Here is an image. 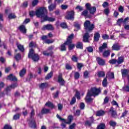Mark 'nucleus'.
Instances as JSON below:
<instances>
[{"label":"nucleus","instance_id":"f257e3e1","mask_svg":"<svg viewBox=\"0 0 129 129\" xmlns=\"http://www.w3.org/2000/svg\"><path fill=\"white\" fill-rule=\"evenodd\" d=\"M47 13L48 11L46 8H41L36 11L35 14L37 18H42L43 19V20H41V23H44V22H46V21H48V22H54L55 18L48 17L47 16Z\"/></svg>","mask_w":129,"mask_h":129},{"label":"nucleus","instance_id":"f03ea898","mask_svg":"<svg viewBox=\"0 0 129 129\" xmlns=\"http://www.w3.org/2000/svg\"><path fill=\"white\" fill-rule=\"evenodd\" d=\"M101 92V91L99 89H97L95 87L91 88L90 90L88 91L86 96L85 98V102L87 103H90V102H92L93 99L91 98V96H97L99 95V93Z\"/></svg>","mask_w":129,"mask_h":129},{"label":"nucleus","instance_id":"7ed1b4c3","mask_svg":"<svg viewBox=\"0 0 129 129\" xmlns=\"http://www.w3.org/2000/svg\"><path fill=\"white\" fill-rule=\"evenodd\" d=\"M84 27L86 31L88 32H92L95 27L94 24H91L89 20H86L84 22Z\"/></svg>","mask_w":129,"mask_h":129},{"label":"nucleus","instance_id":"20e7f679","mask_svg":"<svg viewBox=\"0 0 129 129\" xmlns=\"http://www.w3.org/2000/svg\"><path fill=\"white\" fill-rule=\"evenodd\" d=\"M28 58H31L34 62H38L40 60V56L38 54L35 53V51L33 49L30 50L28 53Z\"/></svg>","mask_w":129,"mask_h":129},{"label":"nucleus","instance_id":"39448f33","mask_svg":"<svg viewBox=\"0 0 129 129\" xmlns=\"http://www.w3.org/2000/svg\"><path fill=\"white\" fill-rule=\"evenodd\" d=\"M86 9L89 11L91 15H94L96 12V8L95 7H91V5L89 3H87L85 5Z\"/></svg>","mask_w":129,"mask_h":129},{"label":"nucleus","instance_id":"423d86ee","mask_svg":"<svg viewBox=\"0 0 129 129\" xmlns=\"http://www.w3.org/2000/svg\"><path fill=\"white\" fill-rule=\"evenodd\" d=\"M74 11H68L65 18L67 20H72V19H74Z\"/></svg>","mask_w":129,"mask_h":129},{"label":"nucleus","instance_id":"0eeeda50","mask_svg":"<svg viewBox=\"0 0 129 129\" xmlns=\"http://www.w3.org/2000/svg\"><path fill=\"white\" fill-rule=\"evenodd\" d=\"M114 78V74L111 72H108L106 74V78L104 79L103 81H107V80H110V79H113Z\"/></svg>","mask_w":129,"mask_h":129},{"label":"nucleus","instance_id":"6e6552de","mask_svg":"<svg viewBox=\"0 0 129 129\" xmlns=\"http://www.w3.org/2000/svg\"><path fill=\"white\" fill-rule=\"evenodd\" d=\"M42 30L43 31H45L46 30H47L48 31H53L54 27H53L52 24H47L43 26Z\"/></svg>","mask_w":129,"mask_h":129},{"label":"nucleus","instance_id":"1a4fd4ad","mask_svg":"<svg viewBox=\"0 0 129 129\" xmlns=\"http://www.w3.org/2000/svg\"><path fill=\"white\" fill-rule=\"evenodd\" d=\"M96 61L98 64L100 66H104V65H105V60L100 57H96Z\"/></svg>","mask_w":129,"mask_h":129},{"label":"nucleus","instance_id":"9d476101","mask_svg":"<svg viewBox=\"0 0 129 129\" xmlns=\"http://www.w3.org/2000/svg\"><path fill=\"white\" fill-rule=\"evenodd\" d=\"M74 37V34H72L70 36H68L67 40L65 42L64 44H67L68 45H70L71 43H72V39Z\"/></svg>","mask_w":129,"mask_h":129},{"label":"nucleus","instance_id":"9b49d317","mask_svg":"<svg viewBox=\"0 0 129 129\" xmlns=\"http://www.w3.org/2000/svg\"><path fill=\"white\" fill-rule=\"evenodd\" d=\"M8 80H10L11 81H17L18 79L16 76L13 74H10L8 76Z\"/></svg>","mask_w":129,"mask_h":129},{"label":"nucleus","instance_id":"f8f14e48","mask_svg":"<svg viewBox=\"0 0 129 129\" xmlns=\"http://www.w3.org/2000/svg\"><path fill=\"white\" fill-rule=\"evenodd\" d=\"M106 48H107V44L104 43L101 46L99 47V50L100 52H102L103 50H105Z\"/></svg>","mask_w":129,"mask_h":129},{"label":"nucleus","instance_id":"ddd939ff","mask_svg":"<svg viewBox=\"0 0 129 129\" xmlns=\"http://www.w3.org/2000/svg\"><path fill=\"white\" fill-rule=\"evenodd\" d=\"M99 38H100V34L98 32H96L94 36V41L95 42H98Z\"/></svg>","mask_w":129,"mask_h":129},{"label":"nucleus","instance_id":"4468645a","mask_svg":"<svg viewBox=\"0 0 129 129\" xmlns=\"http://www.w3.org/2000/svg\"><path fill=\"white\" fill-rule=\"evenodd\" d=\"M19 29L21 33H23V34H26V33H27V29L24 25H21L19 27Z\"/></svg>","mask_w":129,"mask_h":129},{"label":"nucleus","instance_id":"2eb2a0df","mask_svg":"<svg viewBox=\"0 0 129 129\" xmlns=\"http://www.w3.org/2000/svg\"><path fill=\"white\" fill-rule=\"evenodd\" d=\"M26 73H27V70L24 68L20 71L19 76L21 77H24V76L26 75Z\"/></svg>","mask_w":129,"mask_h":129},{"label":"nucleus","instance_id":"dca6fc26","mask_svg":"<svg viewBox=\"0 0 129 129\" xmlns=\"http://www.w3.org/2000/svg\"><path fill=\"white\" fill-rule=\"evenodd\" d=\"M120 49V46L118 44H114L112 46V50L115 51H119Z\"/></svg>","mask_w":129,"mask_h":129},{"label":"nucleus","instance_id":"f3484780","mask_svg":"<svg viewBox=\"0 0 129 129\" xmlns=\"http://www.w3.org/2000/svg\"><path fill=\"white\" fill-rule=\"evenodd\" d=\"M89 34L88 32H86L85 35L83 36V41L84 42H88V39H89Z\"/></svg>","mask_w":129,"mask_h":129},{"label":"nucleus","instance_id":"a211bd4d","mask_svg":"<svg viewBox=\"0 0 129 129\" xmlns=\"http://www.w3.org/2000/svg\"><path fill=\"white\" fill-rule=\"evenodd\" d=\"M112 117H115L117 115L116 112L113 109V107H111L109 110Z\"/></svg>","mask_w":129,"mask_h":129},{"label":"nucleus","instance_id":"6ab92c4d","mask_svg":"<svg viewBox=\"0 0 129 129\" xmlns=\"http://www.w3.org/2000/svg\"><path fill=\"white\" fill-rule=\"evenodd\" d=\"M122 77H125L128 75V70L126 69H123L121 71Z\"/></svg>","mask_w":129,"mask_h":129},{"label":"nucleus","instance_id":"aec40b11","mask_svg":"<svg viewBox=\"0 0 129 129\" xmlns=\"http://www.w3.org/2000/svg\"><path fill=\"white\" fill-rule=\"evenodd\" d=\"M56 9V3L54 2V4H51L48 6V10L50 12H52V11H54Z\"/></svg>","mask_w":129,"mask_h":129},{"label":"nucleus","instance_id":"412c9836","mask_svg":"<svg viewBox=\"0 0 129 129\" xmlns=\"http://www.w3.org/2000/svg\"><path fill=\"white\" fill-rule=\"evenodd\" d=\"M50 113V109H47L45 108H43L41 110V114H47Z\"/></svg>","mask_w":129,"mask_h":129},{"label":"nucleus","instance_id":"4be33fe9","mask_svg":"<svg viewBox=\"0 0 129 129\" xmlns=\"http://www.w3.org/2000/svg\"><path fill=\"white\" fill-rule=\"evenodd\" d=\"M72 119H73V116L72 115H70L68 117V121H63L65 123H68V124H70L71 122H72Z\"/></svg>","mask_w":129,"mask_h":129},{"label":"nucleus","instance_id":"5701e85b","mask_svg":"<svg viewBox=\"0 0 129 129\" xmlns=\"http://www.w3.org/2000/svg\"><path fill=\"white\" fill-rule=\"evenodd\" d=\"M43 54L44 56H52L53 55V51H48V50L44 51L43 52Z\"/></svg>","mask_w":129,"mask_h":129},{"label":"nucleus","instance_id":"b1692460","mask_svg":"<svg viewBox=\"0 0 129 129\" xmlns=\"http://www.w3.org/2000/svg\"><path fill=\"white\" fill-rule=\"evenodd\" d=\"M48 86H49V85L47 83H43L39 85V88L41 89H45V88H47Z\"/></svg>","mask_w":129,"mask_h":129},{"label":"nucleus","instance_id":"393cba45","mask_svg":"<svg viewBox=\"0 0 129 129\" xmlns=\"http://www.w3.org/2000/svg\"><path fill=\"white\" fill-rule=\"evenodd\" d=\"M88 15V11L87 10H84L81 14L82 16H84L86 18H91V16Z\"/></svg>","mask_w":129,"mask_h":129},{"label":"nucleus","instance_id":"a878e982","mask_svg":"<svg viewBox=\"0 0 129 129\" xmlns=\"http://www.w3.org/2000/svg\"><path fill=\"white\" fill-rule=\"evenodd\" d=\"M30 125L31 127L36 128V121H35V119H32L30 121Z\"/></svg>","mask_w":129,"mask_h":129},{"label":"nucleus","instance_id":"bb28decb","mask_svg":"<svg viewBox=\"0 0 129 129\" xmlns=\"http://www.w3.org/2000/svg\"><path fill=\"white\" fill-rule=\"evenodd\" d=\"M105 113V112H104V111L101 110L97 111L96 115L97 116H102V115H104Z\"/></svg>","mask_w":129,"mask_h":129},{"label":"nucleus","instance_id":"cd10ccee","mask_svg":"<svg viewBox=\"0 0 129 129\" xmlns=\"http://www.w3.org/2000/svg\"><path fill=\"white\" fill-rule=\"evenodd\" d=\"M45 106H48V107H49L50 108H51L52 109H53V108H54L55 107V106L54 105V104L53 103H52V102H46L45 104Z\"/></svg>","mask_w":129,"mask_h":129},{"label":"nucleus","instance_id":"c85d7f7f","mask_svg":"<svg viewBox=\"0 0 129 129\" xmlns=\"http://www.w3.org/2000/svg\"><path fill=\"white\" fill-rule=\"evenodd\" d=\"M124 61V57L123 56H119L117 60V64H121Z\"/></svg>","mask_w":129,"mask_h":129},{"label":"nucleus","instance_id":"c756f323","mask_svg":"<svg viewBox=\"0 0 129 129\" xmlns=\"http://www.w3.org/2000/svg\"><path fill=\"white\" fill-rule=\"evenodd\" d=\"M12 90V88L11 86H8L4 90V92H5V94L7 95H9V92Z\"/></svg>","mask_w":129,"mask_h":129},{"label":"nucleus","instance_id":"7c9ffc66","mask_svg":"<svg viewBox=\"0 0 129 129\" xmlns=\"http://www.w3.org/2000/svg\"><path fill=\"white\" fill-rule=\"evenodd\" d=\"M109 55H110V51L109 50H105L103 52V56L105 58L107 57Z\"/></svg>","mask_w":129,"mask_h":129},{"label":"nucleus","instance_id":"2f4dec72","mask_svg":"<svg viewBox=\"0 0 129 129\" xmlns=\"http://www.w3.org/2000/svg\"><path fill=\"white\" fill-rule=\"evenodd\" d=\"M97 76L98 77H104L105 76V73L102 71L98 72Z\"/></svg>","mask_w":129,"mask_h":129},{"label":"nucleus","instance_id":"473e14b6","mask_svg":"<svg viewBox=\"0 0 129 129\" xmlns=\"http://www.w3.org/2000/svg\"><path fill=\"white\" fill-rule=\"evenodd\" d=\"M52 76H53V72L51 71L50 73L47 74V75L45 77L46 80H49V79H51L52 78Z\"/></svg>","mask_w":129,"mask_h":129},{"label":"nucleus","instance_id":"72a5a7b5","mask_svg":"<svg viewBox=\"0 0 129 129\" xmlns=\"http://www.w3.org/2000/svg\"><path fill=\"white\" fill-rule=\"evenodd\" d=\"M105 128V124L104 123H101L98 125L97 129H104Z\"/></svg>","mask_w":129,"mask_h":129},{"label":"nucleus","instance_id":"f704fd0d","mask_svg":"<svg viewBox=\"0 0 129 129\" xmlns=\"http://www.w3.org/2000/svg\"><path fill=\"white\" fill-rule=\"evenodd\" d=\"M14 58L17 61H19V60H21V58H22V55H21V54L20 53H17L15 55Z\"/></svg>","mask_w":129,"mask_h":129},{"label":"nucleus","instance_id":"c9c22d12","mask_svg":"<svg viewBox=\"0 0 129 129\" xmlns=\"http://www.w3.org/2000/svg\"><path fill=\"white\" fill-rule=\"evenodd\" d=\"M17 47H18L19 50H20V51H21V52H24L25 51V48H24V45H22L21 44H18Z\"/></svg>","mask_w":129,"mask_h":129},{"label":"nucleus","instance_id":"e433bc0d","mask_svg":"<svg viewBox=\"0 0 129 129\" xmlns=\"http://www.w3.org/2000/svg\"><path fill=\"white\" fill-rule=\"evenodd\" d=\"M66 45H68L67 44H65V42L64 43V44H61L60 46V51H66V46H65Z\"/></svg>","mask_w":129,"mask_h":129},{"label":"nucleus","instance_id":"4c0bfd02","mask_svg":"<svg viewBox=\"0 0 129 129\" xmlns=\"http://www.w3.org/2000/svg\"><path fill=\"white\" fill-rule=\"evenodd\" d=\"M76 48L78 49H82V48H83L82 42H78L76 45Z\"/></svg>","mask_w":129,"mask_h":129},{"label":"nucleus","instance_id":"58836bf2","mask_svg":"<svg viewBox=\"0 0 129 129\" xmlns=\"http://www.w3.org/2000/svg\"><path fill=\"white\" fill-rule=\"evenodd\" d=\"M109 123L110 126H112L113 127H114V126H116V122L114 121L110 120Z\"/></svg>","mask_w":129,"mask_h":129},{"label":"nucleus","instance_id":"ea45409f","mask_svg":"<svg viewBox=\"0 0 129 129\" xmlns=\"http://www.w3.org/2000/svg\"><path fill=\"white\" fill-rule=\"evenodd\" d=\"M20 116H21V114H20L19 113H17V114L14 115L13 119L14 120H17L18 119H20Z\"/></svg>","mask_w":129,"mask_h":129},{"label":"nucleus","instance_id":"a19ab883","mask_svg":"<svg viewBox=\"0 0 129 129\" xmlns=\"http://www.w3.org/2000/svg\"><path fill=\"white\" fill-rule=\"evenodd\" d=\"M121 23H123V18H120L118 19V20L117 21V24L120 26H121Z\"/></svg>","mask_w":129,"mask_h":129},{"label":"nucleus","instance_id":"79ce46f5","mask_svg":"<svg viewBox=\"0 0 129 129\" xmlns=\"http://www.w3.org/2000/svg\"><path fill=\"white\" fill-rule=\"evenodd\" d=\"M93 122V120L92 121H86L85 123V125L87 126H91V124Z\"/></svg>","mask_w":129,"mask_h":129},{"label":"nucleus","instance_id":"37998d69","mask_svg":"<svg viewBox=\"0 0 129 129\" xmlns=\"http://www.w3.org/2000/svg\"><path fill=\"white\" fill-rule=\"evenodd\" d=\"M60 27L62 28V29H67V24L65 22H62L60 24Z\"/></svg>","mask_w":129,"mask_h":129},{"label":"nucleus","instance_id":"c03bdc74","mask_svg":"<svg viewBox=\"0 0 129 129\" xmlns=\"http://www.w3.org/2000/svg\"><path fill=\"white\" fill-rule=\"evenodd\" d=\"M108 101H109V98L108 97H106L104 99L103 104H106V103H108Z\"/></svg>","mask_w":129,"mask_h":129},{"label":"nucleus","instance_id":"a18cd8bd","mask_svg":"<svg viewBox=\"0 0 129 129\" xmlns=\"http://www.w3.org/2000/svg\"><path fill=\"white\" fill-rule=\"evenodd\" d=\"M76 102V98H75V97H73L70 102V104L71 105H73V104H74V103H75Z\"/></svg>","mask_w":129,"mask_h":129},{"label":"nucleus","instance_id":"49530a36","mask_svg":"<svg viewBox=\"0 0 129 129\" xmlns=\"http://www.w3.org/2000/svg\"><path fill=\"white\" fill-rule=\"evenodd\" d=\"M38 3H39V0H33L32 3L33 7L37 6L38 5Z\"/></svg>","mask_w":129,"mask_h":129},{"label":"nucleus","instance_id":"de8ad7c7","mask_svg":"<svg viewBox=\"0 0 129 129\" xmlns=\"http://www.w3.org/2000/svg\"><path fill=\"white\" fill-rule=\"evenodd\" d=\"M74 26L76 28L77 30H80V24H78V23H75Z\"/></svg>","mask_w":129,"mask_h":129},{"label":"nucleus","instance_id":"09e8293b","mask_svg":"<svg viewBox=\"0 0 129 129\" xmlns=\"http://www.w3.org/2000/svg\"><path fill=\"white\" fill-rule=\"evenodd\" d=\"M62 74H59L58 77V81H64V80L62 78Z\"/></svg>","mask_w":129,"mask_h":129},{"label":"nucleus","instance_id":"8fccbe9b","mask_svg":"<svg viewBox=\"0 0 129 129\" xmlns=\"http://www.w3.org/2000/svg\"><path fill=\"white\" fill-rule=\"evenodd\" d=\"M80 112L81 111L79 109H78L76 111V112H74V114L75 115H76V116H79L80 115Z\"/></svg>","mask_w":129,"mask_h":129},{"label":"nucleus","instance_id":"3c124183","mask_svg":"<svg viewBox=\"0 0 129 129\" xmlns=\"http://www.w3.org/2000/svg\"><path fill=\"white\" fill-rule=\"evenodd\" d=\"M75 96L79 100L80 99V93L78 91H76Z\"/></svg>","mask_w":129,"mask_h":129},{"label":"nucleus","instance_id":"603ef678","mask_svg":"<svg viewBox=\"0 0 129 129\" xmlns=\"http://www.w3.org/2000/svg\"><path fill=\"white\" fill-rule=\"evenodd\" d=\"M87 50L89 53H92L93 52V48L91 46L87 47Z\"/></svg>","mask_w":129,"mask_h":129},{"label":"nucleus","instance_id":"864d4df0","mask_svg":"<svg viewBox=\"0 0 129 129\" xmlns=\"http://www.w3.org/2000/svg\"><path fill=\"white\" fill-rule=\"evenodd\" d=\"M29 47H37V44L35 42H31L29 44Z\"/></svg>","mask_w":129,"mask_h":129},{"label":"nucleus","instance_id":"5fc2aeb1","mask_svg":"<svg viewBox=\"0 0 129 129\" xmlns=\"http://www.w3.org/2000/svg\"><path fill=\"white\" fill-rule=\"evenodd\" d=\"M116 62H117V60H116L115 59H112L109 61V63H110V64H115V63H116Z\"/></svg>","mask_w":129,"mask_h":129},{"label":"nucleus","instance_id":"6e6d98bb","mask_svg":"<svg viewBox=\"0 0 129 129\" xmlns=\"http://www.w3.org/2000/svg\"><path fill=\"white\" fill-rule=\"evenodd\" d=\"M72 60L74 62H77V61L78 60V58H77L76 55H73L72 57Z\"/></svg>","mask_w":129,"mask_h":129},{"label":"nucleus","instance_id":"4d7b16f0","mask_svg":"<svg viewBox=\"0 0 129 129\" xmlns=\"http://www.w3.org/2000/svg\"><path fill=\"white\" fill-rule=\"evenodd\" d=\"M10 87H11L12 89H15V88L18 87V83L13 84L10 85Z\"/></svg>","mask_w":129,"mask_h":129},{"label":"nucleus","instance_id":"13d9d810","mask_svg":"<svg viewBox=\"0 0 129 129\" xmlns=\"http://www.w3.org/2000/svg\"><path fill=\"white\" fill-rule=\"evenodd\" d=\"M35 115V110L33 109L31 111V112L30 113V118H31V119L33 118V117H34Z\"/></svg>","mask_w":129,"mask_h":129},{"label":"nucleus","instance_id":"bf43d9fd","mask_svg":"<svg viewBox=\"0 0 129 129\" xmlns=\"http://www.w3.org/2000/svg\"><path fill=\"white\" fill-rule=\"evenodd\" d=\"M82 67H83V64L82 63H78L77 68L79 70H81V68H82Z\"/></svg>","mask_w":129,"mask_h":129},{"label":"nucleus","instance_id":"052dcab7","mask_svg":"<svg viewBox=\"0 0 129 129\" xmlns=\"http://www.w3.org/2000/svg\"><path fill=\"white\" fill-rule=\"evenodd\" d=\"M102 37L104 40H108V39H109V36L107 34H104Z\"/></svg>","mask_w":129,"mask_h":129},{"label":"nucleus","instance_id":"680f3d73","mask_svg":"<svg viewBox=\"0 0 129 129\" xmlns=\"http://www.w3.org/2000/svg\"><path fill=\"white\" fill-rule=\"evenodd\" d=\"M80 76V75L79 74V73L76 72L75 73V79H78Z\"/></svg>","mask_w":129,"mask_h":129},{"label":"nucleus","instance_id":"e2e57ef3","mask_svg":"<svg viewBox=\"0 0 129 129\" xmlns=\"http://www.w3.org/2000/svg\"><path fill=\"white\" fill-rule=\"evenodd\" d=\"M88 71H86L84 73V78H88Z\"/></svg>","mask_w":129,"mask_h":129},{"label":"nucleus","instance_id":"0e129e2a","mask_svg":"<svg viewBox=\"0 0 129 129\" xmlns=\"http://www.w3.org/2000/svg\"><path fill=\"white\" fill-rule=\"evenodd\" d=\"M123 90L124 91H127V92H129V86H126L123 87Z\"/></svg>","mask_w":129,"mask_h":129},{"label":"nucleus","instance_id":"69168bd1","mask_svg":"<svg viewBox=\"0 0 129 129\" xmlns=\"http://www.w3.org/2000/svg\"><path fill=\"white\" fill-rule=\"evenodd\" d=\"M4 129H12V126L9 124H6Z\"/></svg>","mask_w":129,"mask_h":129},{"label":"nucleus","instance_id":"338daca9","mask_svg":"<svg viewBox=\"0 0 129 129\" xmlns=\"http://www.w3.org/2000/svg\"><path fill=\"white\" fill-rule=\"evenodd\" d=\"M85 107V104H84V103H81L80 105V109H84Z\"/></svg>","mask_w":129,"mask_h":129},{"label":"nucleus","instance_id":"774afa93","mask_svg":"<svg viewBox=\"0 0 129 129\" xmlns=\"http://www.w3.org/2000/svg\"><path fill=\"white\" fill-rule=\"evenodd\" d=\"M9 19H15L16 15L14 14H10L8 16Z\"/></svg>","mask_w":129,"mask_h":129}]
</instances>
